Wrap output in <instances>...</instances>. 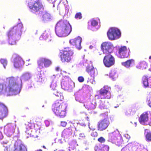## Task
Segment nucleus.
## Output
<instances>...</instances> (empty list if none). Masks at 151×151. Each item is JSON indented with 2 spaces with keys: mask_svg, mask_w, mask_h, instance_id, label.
Segmentation results:
<instances>
[{
  "mask_svg": "<svg viewBox=\"0 0 151 151\" xmlns=\"http://www.w3.org/2000/svg\"><path fill=\"white\" fill-rule=\"evenodd\" d=\"M31 77V73L26 72L22 75L21 79L12 76L7 78L4 84L0 83V93H5L9 95L19 93L22 86L21 79L27 81Z\"/></svg>",
  "mask_w": 151,
  "mask_h": 151,
  "instance_id": "nucleus-1",
  "label": "nucleus"
},
{
  "mask_svg": "<svg viewBox=\"0 0 151 151\" xmlns=\"http://www.w3.org/2000/svg\"><path fill=\"white\" fill-rule=\"evenodd\" d=\"M23 28V24L19 23L9 29L7 32L6 35L10 44L14 45L16 44V42L21 37Z\"/></svg>",
  "mask_w": 151,
  "mask_h": 151,
  "instance_id": "nucleus-2",
  "label": "nucleus"
},
{
  "mask_svg": "<svg viewBox=\"0 0 151 151\" xmlns=\"http://www.w3.org/2000/svg\"><path fill=\"white\" fill-rule=\"evenodd\" d=\"M56 97H60V99L57 98L52 106V109L54 113L57 116L63 118L66 116L67 106L63 101V97L60 95H56Z\"/></svg>",
  "mask_w": 151,
  "mask_h": 151,
  "instance_id": "nucleus-3",
  "label": "nucleus"
},
{
  "mask_svg": "<svg viewBox=\"0 0 151 151\" xmlns=\"http://www.w3.org/2000/svg\"><path fill=\"white\" fill-rule=\"evenodd\" d=\"M28 6L32 12L36 14H40L43 21H47L50 19V14L45 10L43 5L40 2L37 1L33 4L29 3Z\"/></svg>",
  "mask_w": 151,
  "mask_h": 151,
  "instance_id": "nucleus-4",
  "label": "nucleus"
},
{
  "mask_svg": "<svg viewBox=\"0 0 151 151\" xmlns=\"http://www.w3.org/2000/svg\"><path fill=\"white\" fill-rule=\"evenodd\" d=\"M71 31V26L67 20H60L57 23L55 32L59 37L66 36L70 34Z\"/></svg>",
  "mask_w": 151,
  "mask_h": 151,
  "instance_id": "nucleus-5",
  "label": "nucleus"
},
{
  "mask_svg": "<svg viewBox=\"0 0 151 151\" xmlns=\"http://www.w3.org/2000/svg\"><path fill=\"white\" fill-rule=\"evenodd\" d=\"M74 52L69 48H65L63 50H61L59 52L60 60L63 63H69L71 62L72 57Z\"/></svg>",
  "mask_w": 151,
  "mask_h": 151,
  "instance_id": "nucleus-6",
  "label": "nucleus"
},
{
  "mask_svg": "<svg viewBox=\"0 0 151 151\" xmlns=\"http://www.w3.org/2000/svg\"><path fill=\"white\" fill-rule=\"evenodd\" d=\"M99 94L95 95L96 99H109L111 97L110 92L109 88L106 86H104L101 88L99 91Z\"/></svg>",
  "mask_w": 151,
  "mask_h": 151,
  "instance_id": "nucleus-7",
  "label": "nucleus"
},
{
  "mask_svg": "<svg viewBox=\"0 0 151 151\" xmlns=\"http://www.w3.org/2000/svg\"><path fill=\"white\" fill-rule=\"evenodd\" d=\"M120 30L115 28H110L107 32V35L109 40H113L117 39L121 36Z\"/></svg>",
  "mask_w": 151,
  "mask_h": 151,
  "instance_id": "nucleus-8",
  "label": "nucleus"
},
{
  "mask_svg": "<svg viewBox=\"0 0 151 151\" xmlns=\"http://www.w3.org/2000/svg\"><path fill=\"white\" fill-rule=\"evenodd\" d=\"M103 60V62L104 66L109 68L114 65L115 63V59L111 54L104 55Z\"/></svg>",
  "mask_w": 151,
  "mask_h": 151,
  "instance_id": "nucleus-9",
  "label": "nucleus"
},
{
  "mask_svg": "<svg viewBox=\"0 0 151 151\" xmlns=\"http://www.w3.org/2000/svg\"><path fill=\"white\" fill-rule=\"evenodd\" d=\"M61 84L62 88L67 91L71 90L75 87L74 83L70 79L68 78L63 79Z\"/></svg>",
  "mask_w": 151,
  "mask_h": 151,
  "instance_id": "nucleus-10",
  "label": "nucleus"
},
{
  "mask_svg": "<svg viewBox=\"0 0 151 151\" xmlns=\"http://www.w3.org/2000/svg\"><path fill=\"white\" fill-rule=\"evenodd\" d=\"M113 46L111 43L108 42H103L101 45V48L103 54H111L113 49Z\"/></svg>",
  "mask_w": 151,
  "mask_h": 151,
  "instance_id": "nucleus-11",
  "label": "nucleus"
},
{
  "mask_svg": "<svg viewBox=\"0 0 151 151\" xmlns=\"http://www.w3.org/2000/svg\"><path fill=\"white\" fill-rule=\"evenodd\" d=\"M130 51L125 46H121L119 47L117 50V52L119 57L121 58H126L128 57L129 55Z\"/></svg>",
  "mask_w": 151,
  "mask_h": 151,
  "instance_id": "nucleus-12",
  "label": "nucleus"
},
{
  "mask_svg": "<svg viewBox=\"0 0 151 151\" xmlns=\"http://www.w3.org/2000/svg\"><path fill=\"white\" fill-rule=\"evenodd\" d=\"M110 124L108 118H105L100 120L98 123L97 129L100 131H103L106 129Z\"/></svg>",
  "mask_w": 151,
  "mask_h": 151,
  "instance_id": "nucleus-13",
  "label": "nucleus"
},
{
  "mask_svg": "<svg viewBox=\"0 0 151 151\" xmlns=\"http://www.w3.org/2000/svg\"><path fill=\"white\" fill-rule=\"evenodd\" d=\"M38 68L42 69L44 67L47 68L52 63L51 61L46 58H40L37 61Z\"/></svg>",
  "mask_w": 151,
  "mask_h": 151,
  "instance_id": "nucleus-14",
  "label": "nucleus"
},
{
  "mask_svg": "<svg viewBox=\"0 0 151 151\" xmlns=\"http://www.w3.org/2000/svg\"><path fill=\"white\" fill-rule=\"evenodd\" d=\"M110 141L113 143H114L116 145L120 146L122 142V140L121 137L118 136L117 134H115L114 132L112 133L110 135Z\"/></svg>",
  "mask_w": 151,
  "mask_h": 151,
  "instance_id": "nucleus-15",
  "label": "nucleus"
},
{
  "mask_svg": "<svg viewBox=\"0 0 151 151\" xmlns=\"http://www.w3.org/2000/svg\"><path fill=\"white\" fill-rule=\"evenodd\" d=\"M13 64L15 68H20L23 67L24 64V62L21 57L18 55L14 58Z\"/></svg>",
  "mask_w": 151,
  "mask_h": 151,
  "instance_id": "nucleus-16",
  "label": "nucleus"
},
{
  "mask_svg": "<svg viewBox=\"0 0 151 151\" xmlns=\"http://www.w3.org/2000/svg\"><path fill=\"white\" fill-rule=\"evenodd\" d=\"M8 111L5 104L0 102V119H3L8 115Z\"/></svg>",
  "mask_w": 151,
  "mask_h": 151,
  "instance_id": "nucleus-17",
  "label": "nucleus"
},
{
  "mask_svg": "<svg viewBox=\"0 0 151 151\" xmlns=\"http://www.w3.org/2000/svg\"><path fill=\"white\" fill-rule=\"evenodd\" d=\"M82 38L80 37H78L74 39L70 40V43L73 45L75 46L76 48L80 49L81 46V43L82 41Z\"/></svg>",
  "mask_w": 151,
  "mask_h": 151,
  "instance_id": "nucleus-18",
  "label": "nucleus"
},
{
  "mask_svg": "<svg viewBox=\"0 0 151 151\" xmlns=\"http://www.w3.org/2000/svg\"><path fill=\"white\" fill-rule=\"evenodd\" d=\"M86 71L89 74L91 77L90 79H89V78H88V79L87 81V82H91V81H92L94 78L95 75V68L92 66L89 65L87 67Z\"/></svg>",
  "mask_w": 151,
  "mask_h": 151,
  "instance_id": "nucleus-19",
  "label": "nucleus"
},
{
  "mask_svg": "<svg viewBox=\"0 0 151 151\" xmlns=\"http://www.w3.org/2000/svg\"><path fill=\"white\" fill-rule=\"evenodd\" d=\"M33 127V124H32L30 122H28L25 124V132L28 135V136H27V138L31 137L32 132V129Z\"/></svg>",
  "mask_w": 151,
  "mask_h": 151,
  "instance_id": "nucleus-20",
  "label": "nucleus"
},
{
  "mask_svg": "<svg viewBox=\"0 0 151 151\" xmlns=\"http://www.w3.org/2000/svg\"><path fill=\"white\" fill-rule=\"evenodd\" d=\"M148 120V114L147 112H144L142 113L139 118V122L144 125H146V123Z\"/></svg>",
  "mask_w": 151,
  "mask_h": 151,
  "instance_id": "nucleus-21",
  "label": "nucleus"
},
{
  "mask_svg": "<svg viewBox=\"0 0 151 151\" xmlns=\"http://www.w3.org/2000/svg\"><path fill=\"white\" fill-rule=\"evenodd\" d=\"M14 151H27L25 146L22 144L15 142L14 144Z\"/></svg>",
  "mask_w": 151,
  "mask_h": 151,
  "instance_id": "nucleus-22",
  "label": "nucleus"
},
{
  "mask_svg": "<svg viewBox=\"0 0 151 151\" xmlns=\"http://www.w3.org/2000/svg\"><path fill=\"white\" fill-rule=\"evenodd\" d=\"M72 130L71 129L66 128L64 129L62 132V137L66 139L69 138L72 134Z\"/></svg>",
  "mask_w": 151,
  "mask_h": 151,
  "instance_id": "nucleus-23",
  "label": "nucleus"
},
{
  "mask_svg": "<svg viewBox=\"0 0 151 151\" xmlns=\"http://www.w3.org/2000/svg\"><path fill=\"white\" fill-rule=\"evenodd\" d=\"M84 106L88 110H91L95 109L96 107V105L95 103L93 104L90 102H88L84 104Z\"/></svg>",
  "mask_w": 151,
  "mask_h": 151,
  "instance_id": "nucleus-24",
  "label": "nucleus"
},
{
  "mask_svg": "<svg viewBox=\"0 0 151 151\" xmlns=\"http://www.w3.org/2000/svg\"><path fill=\"white\" fill-rule=\"evenodd\" d=\"M94 149L95 151H109V147L107 145H104L101 148L99 146L96 145L94 147Z\"/></svg>",
  "mask_w": 151,
  "mask_h": 151,
  "instance_id": "nucleus-25",
  "label": "nucleus"
},
{
  "mask_svg": "<svg viewBox=\"0 0 151 151\" xmlns=\"http://www.w3.org/2000/svg\"><path fill=\"white\" fill-rule=\"evenodd\" d=\"M99 103V107L101 109L103 110L107 109V104L105 100H100Z\"/></svg>",
  "mask_w": 151,
  "mask_h": 151,
  "instance_id": "nucleus-26",
  "label": "nucleus"
},
{
  "mask_svg": "<svg viewBox=\"0 0 151 151\" xmlns=\"http://www.w3.org/2000/svg\"><path fill=\"white\" fill-rule=\"evenodd\" d=\"M148 130L147 129H145V139L147 142H151V132L150 131H147Z\"/></svg>",
  "mask_w": 151,
  "mask_h": 151,
  "instance_id": "nucleus-27",
  "label": "nucleus"
},
{
  "mask_svg": "<svg viewBox=\"0 0 151 151\" xmlns=\"http://www.w3.org/2000/svg\"><path fill=\"white\" fill-rule=\"evenodd\" d=\"M122 65L126 68H129L132 65L134 64V60L133 59H130L122 63Z\"/></svg>",
  "mask_w": 151,
  "mask_h": 151,
  "instance_id": "nucleus-28",
  "label": "nucleus"
},
{
  "mask_svg": "<svg viewBox=\"0 0 151 151\" xmlns=\"http://www.w3.org/2000/svg\"><path fill=\"white\" fill-rule=\"evenodd\" d=\"M142 82L144 86L146 88L149 86L148 78L145 76H143L142 78Z\"/></svg>",
  "mask_w": 151,
  "mask_h": 151,
  "instance_id": "nucleus-29",
  "label": "nucleus"
},
{
  "mask_svg": "<svg viewBox=\"0 0 151 151\" xmlns=\"http://www.w3.org/2000/svg\"><path fill=\"white\" fill-rule=\"evenodd\" d=\"M70 146L69 147V150L70 151H71V150H73H73H76V147L77 145V142L76 141L73 140L70 142L69 143Z\"/></svg>",
  "mask_w": 151,
  "mask_h": 151,
  "instance_id": "nucleus-30",
  "label": "nucleus"
},
{
  "mask_svg": "<svg viewBox=\"0 0 151 151\" xmlns=\"http://www.w3.org/2000/svg\"><path fill=\"white\" fill-rule=\"evenodd\" d=\"M147 66V64L145 61L141 62L139 64V65L137 66V67L139 69H145Z\"/></svg>",
  "mask_w": 151,
  "mask_h": 151,
  "instance_id": "nucleus-31",
  "label": "nucleus"
},
{
  "mask_svg": "<svg viewBox=\"0 0 151 151\" xmlns=\"http://www.w3.org/2000/svg\"><path fill=\"white\" fill-rule=\"evenodd\" d=\"M14 129L11 125H8L5 127V131L7 132H12L14 131Z\"/></svg>",
  "mask_w": 151,
  "mask_h": 151,
  "instance_id": "nucleus-32",
  "label": "nucleus"
},
{
  "mask_svg": "<svg viewBox=\"0 0 151 151\" xmlns=\"http://www.w3.org/2000/svg\"><path fill=\"white\" fill-rule=\"evenodd\" d=\"M146 102L148 105L151 107V91L148 95L147 97Z\"/></svg>",
  "mask_w": 151,
  "mask_h": 151,
  "instance_id": "nucleus-33",
  "label": "nucleus"
},
{
  "mask_svg": "<svg viewBox=\"0 0 151 151\" xmlns=\"http://www.w3.org/2000/svg\"><path fill=\"white\" fill-rule=\"evenodd\" d=\"M49 35L46 32H43L41 35L40 38H42L45 40H47L48 39Z\"/></svg>",
  "mask_w": 151,
  "mask_h": 151,
  "instance_id": "nucleus-34",
  "label": "nucleus"
},
{
  "mask_svg": "<svg viewBox=\"0 0 151 151\" xmlns=\"http://www.w3.org/2000/svg\"><path fill=\"white\" fill-rule=\"evenodd\" d=\"M42 77L41 74L37 75L35 78V79L36 81L37 82H41L42 81Z\"/></svg>",
  "mask_w": 151,
  "mask_h": 151,
  "instance_id": "nucleus-35",
  "label": "nucleus"
},
{
  "mask_svg": "<svg viewBox=\"0 0 151 151\" xmlns=\"http://www.w3.org/2000/svg\"><path fill=\"white\" fill-rule=\"evenodd\" d=\"M0 62L5 68L6 66L7 65V60L5 59L1 58L0 59Z\"/></svg>",
  "mask_w": 151,
  "mask_h": 151,
  "instance_id": "nucleus-36",
  "label": "nucleus"
},
{
  "mask_svg": "<svg viewBox=\"0 0 151 151\" xmlns=\"http://www.w3.org/2000/svg\"><path fill=\"white\" fill-rule=\"evenodd\" d=\"M75 18L76 19H82V17L81 12L76 13L75 16Z\"/></svg>",
  "mask_w": 151,
  "mask_h": 151,
  "instance_id": "nucleus-37",
  "label": "nucleus"
},
{
  "mask_svg": "<svg viewBox=\"0 0 151 151\" xmlns=\"http://www.w3.org/2000/svg\"><path fill=\"white\" fill-rule=\"evenodd\" d=\"M91 24L93 27H95L98 24V22L94 19H92L91 21Z\"/></svg>",
  "mask_w": 151,
  "mask_h": 151,
  "instance_id": "nucleus-38",
  "label": "nucleus"
},
{
  "mask_svg": "<svg viewBox=\"0 0 151 151\" xmlns=\"http://www.w3.org/2000/svg\"><path fill=\"white\" fill-rule=\"evenodd\" d=\"M57 86V84L56 83L54 82H52L51 83L50 85V87L53 90H54L55 89Z\"/></svg>",
  "mask_w": 151,
  "mask_h": 151,
  "instance_id": "nucleus-39",
  "label": "nucleus"
},
{
  "mask_svg": "<svg viewBox=\"0 0 151 151\" xmlns=\"http://www.w3.org/2000/svg\"><path fill=\"white\" fill-rule=\"evenodd\" d=\"M130 147L129 146L127 145L123 147L122 150L121 151H130Z\"/></svg>",
  "mask_w": 151,
  "mask_h": 151,
  "instance_id": "nucleus-40",
  "label": "nucleus"
},
{
  "mask_svg": "<svg viewBox=\"0 0 151 151\" xmlns=\"http://www.w3.org/2000/svg\"><path fill=\"white\" fill-rule=\"evenodd\" d=\"M98 141L101 143H103L105 141V139L103 137H101L98 139Z\"/></svg>",
  "mask_w": 151,
  "mask_h": 151,
  "instance_id": "nucleus-41",
  "label": "nucleus"
},
{
  "mask_svg": "<svg viewBox=\"0 0 151 151\" xmlns=\"http://www.w3.org/2000/svg\"><path fill=\"white\" fill-rule=\"evenodd\" d=\"M91 135L92 137H96L98 136V133L96 132L95 131L91 133Z\"/></svg>",
  "mask_w": 151,
  "mask_h": 151,
  "instance_id": "nucleus-42",
  "label": "nucleus"
},
{
  "mask_svg": "<svg viewBox=\"0 0 151 151\" xmlns=\"http://www.w3.org/2000/svg\"><path fill=\"white\" fill-rule=\"evenodd\" d=\"M4 147V151H10L11 150V149L10 147V145H9Z\"/></svg>",
  "mask_w": 151,
  "mask_h": 151,
  "instance_id": "nucleus-43",
  "label": "nucleus"
},
{
  "mask_svg": "<svg viewBox=\"0 0 151 151\" xmlns=\"http://www.w3.org/2000/svg\"><path fill=\"white\" fill-rule=\"evenodd\" d=\"M78 80L80 82H82L84 81V78L82 76H79L78 78Z\"/></svg>",
  "mask_w": 151,
  "mask_h": 151,
  "instance_id": "nucleus-44",
  "label": "nucleus"
},
{
  "mask_svg": "<svg viewBox=\"0 0 151 151\" xmlns=\"http://www.w3.org/2000/svg\"><path fill=\"white\" fill-rule=\"evenodd\" d=\"M86 136L83 133H81L79 134V139H83L85 138Z\"/></svg>",
  "mask_w": 151,
  "mask_h": 151,
  "instance_id": "nucleus-45",
  "label": "nucleus"
},
{
  "mask_svg": "<svg viewBox=\"0 0 151 151\" xmlns=\"http://www.w3.org/2000/svg\"><path fill=\"white\" fill-rule=\"evenodd\" d=\"M67 124L66 122L64 121H62L61 122V125L63 127H65Z\"/></svg>",
  "mask_w": 151,
  "mask_h": 151,
  "instance_id": "nucleus-46",
  "label": "nucleus"
},
{
  "mask_svg": "<svg viewBox=\"0 0 151 151\" xmlns=\"http://www.w3.org/2000/svg\"><path fill=\"white\" fill-rule=\"evenodd\" d=\"M115 73L114 72H111L109 73V76L112 78H114V76Z\"/></svg>",
  "mask_w": 151,
  "mask_h": 151,
  "instance_id": "nucleus-47",
  "label": "nucleus"
},
{
  "mask_svg": "<svg viewBox=\"0 0 151 151\" xmlns=\"http://www.w3.org/2000/svg\"><path fill=\"white\" fill-rule=\"evenodd\" d=\"M124 136L127 139H129L130 137V136L127 134H124Z\"/></svg>",
  "mask_w": 151,
  "mask_h": 151,
  "instance_id": "nucleus-48",
  "label": "nucleus"
},
{
  "mask_svg": "<svg viewBox=\"0 0 151 151\" xmlns=\"http://www.w3.org/2000/svg\"><path fill=\"white\" fill-rule=\"evenodd\" d=\"M39 120L40 119L38 118H33V120H34L35 121V122H39Z\"/></svg>",
  "mask_w": 151,
  "mask_h": 151,
  "instance_id": "nucleus-49",
  "label": "nucleus"
},
{
  "mask_svg": "<svg viewBox=\"0 0 151 151\" xmlns=\"http://www.w3.org/2000/svg\"><path fill=\"white\" fill-rule=\"evenodd\" d=\"M50 3H52L55 2L56 0H48Z\"/></svg>",
  "mask_w": 151,
  "mask_h": 151,
  "instance_id": "nucleus-50",
  "label": "nucleus"
},
{
  "mask_svg": "<svg viewBox=\"0 0 151 151\" xmlns=\"http://www.w3.org/2000/svg\"><path fill=\"white\" fill-rule=\"evenodd\" d=\"M3 138V136L1 132L0 131V139H1Z\"/></svg>",
  "mask_w": 151,
  "mask_h": 151,
  "instance_id": "nucleus-51",
  "label": "nucleus"
},
{
  "mask_svg": "<svg viewBox=\"0 0 151 151\" xmlns=\"http://www.w3.org/2000/svg\"><path fill=\"white\" fill-rule=\"evenodd\" d=\"M59 69L60 68L59 67H57L55 68V70L57 71H58Z\"/></svg>",
  "mask_w": 151,
  "mask_h": 151,
  "instance_id": "nucleus-52",
  "label": "nucleus"
},
{
  "mask_svg": "<svg viewBox=\"0 0 151 151\" xmlns=\"http://www.w3.org/2000/svg\"><path fill=\"white\" fill-rule=\"evenodd\" d=\"M131 111H131L129 110H128V111H127V114L128 115V114H129V112H130V114H131Z\"/></svg>",
  "mask_w": 151,
  "mask_h": 151,
  "instance_id": "nucleus-53",
  "label": "nucleus"
},
{
  "mask_svg": "<svg viewBox=\"0 0 151 151\" xmlns=\"http://www.w3.org/2000/svg\"><path fill=\"white\" fill-rule=\"evenodd\" d=\"M45 149H46V148L45 147V146H42Z\"/></svg>",
  "mask_w": 151,
  "mask_h": 151,
  "instance_id": "nucleus-54",
  "label": "nucleus"
},
{
  "mask_svg": "<svg viewBox=\"0 0 151 151\" xmlns=\"http://www.w3.org/2000/svg\"><path fill=\"white\" fill-rule=\"evenodd\" d=\"M135 112H132V114L133 115L134 113Z\"/></svg>",
  "mask_w": 151,
  "mask_h": 151,
  "instance_id": "nucleus-55",
  "label": "nucleus"
},
{
  "mask_svg": "<svg viewBox=\"0 0 151 151\" xmlns=\"http://www.w3.org/2000/svg\"><path fill=\"white\" fill-rule=\"evenodd\" d=\"M149 59H151V56H150L149 57Z\"/></svg>",
  "mask_w": 151,
  "mask_h": 151,
  "instance_id": "nucleus-56",
  "label": "nucleus"
},
{
  "mask_svg": "<svg viewBox=\"0 0 151 151\" xmlns=\"http://www.w3.org/2000/svg\"><path fill=\"white\" fill-rule=\"evenodd\" d=\"M150 87L151 88V83H150Z\"/></svg>",
  "mask_w": 151,
  "mask_h": 151,
  "instance_id": "nucleus-57",
  "label": "nucleus"
},
{
  "mask_svg": "<svg viewBox=\"0 0 151 151\" xmlns=\"http://www.w3.org/2000/svg\"><path fill=\"white\" fill-rule=\"evenodd\" d=\"M37 151H42L41 150H38Z\"/></svg>",
  "mask_w": 151,
  "mask_h": 151,
  "instance_id": "nucleus-58",
  "label": "nucleus"
},
{
  "mask_svg": "<svg viewBox=\"0 0 151 151\" xmlns=\"http://www.w3.org/2000/svg\"><path fill=\"white\" fill-rule=\"evenodd\" d=\"M84 125H85H85H86V124H84Z\"/></svg>",
  "mask_w": 151,
  "mask_h": 151,
  "instance_id": "nucleus-59",
  "label": "nucleus"
},
{
  "mask_svg": "<svg viewBox=\"0 0 151 151\" xmlns=\"http://www.w3.org/2000/svg\"><path fill=\"white\" fill-rule=\"evenodd\" d=\"M87 118H88V117H87Z\"/></svg>",
  "mask_w": 151,
  "mask_h": 151,
  "instance_id": "nucleus-60",
  "label": "nucleus"
},
{
  "mask_svg": "<svg viewBox=\"0 0 151 151\" xmlns=\"http://www.w3.org/2000/svg\"><path fill=\"white\" fill-rule=\"evenodd\" d=\"M150 62H151V61Z\"/></svg>",
  "mask_w": 151,
  "mask_h": 151,
  "instance_id": "nucleus-61",
  "label": "nucleus"
}]
</instances>
